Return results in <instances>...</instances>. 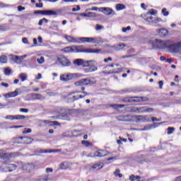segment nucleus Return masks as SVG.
<instances>
[{"label":"nucleus","mask_w":181,"mask_h":181,"mask_svg":"<svg viewBox=\"0 0 181 181\" xmlns=\"http://www.w3.org/2000/svg\"><path fill=\"white\" fill-rule=\"evenodd\" d=\"M53 125L55 126V127H60V123L57 121H53L52 122Z\"/></svg>","instance_id":"55"},{"label":"nucleus","mask_w":181,"mask_h":181,"mask_svg":"<svg viewBox=\"0 0 181 181\" xmlns=\"http://www.w3.org/2000/svg\"><path fill=\"white\" fill-rule=\"evenodd\" d=\"M20 112H29V110L25 108H21Z\"/></svg>","instance_id":"60"},{"label":"nucleus","mask_w":181,"mask_h":181,"mask_svg":"<svg viewBox=\"0 0 181 181\" xmlns=\"http://www.w3.org/2000/svg\"><path fill=\"white\" fill-rule=\"evenodd\" d=\"M8 62V57L5 55H1L0 57V63L5 64Z\"/></svg>","instance_id":"29"},{"label":"nucleus","mask_w":181,"mask_h":181,"mask_svg":"<svg viewBox=\"0 0 181 181\" xmlns=\"http://www.w3.org/2000/svg\"><path fill=\"white\" fill-rule=\"evenodd\" d=\"M77 77V74H63L60 75L59 79L61 81H70Z\"/></svg>","instance_id":"7"},{"label":"nucleus","mask_w":181,"mask_h":181,"mask_svg":"<svg viewBox=\"0 0 181 181\" xmlns=\"http://www.w3.org/2000/svg\"><path fill=\"white\" fill-rule=\"evenodd\" d=\"M18 94L19 93H18V89H17L13 92H9L8 93L4 95V97L6 98H13L15 97H18Z\"/></svg>","instance_id":"17"},{"label":"nucleus","mask_w":181,"mask_h":181,"mask_svg":"<svg viewBox=\"0 0 181 181\" xmlns=\"http://www.w3.org/2000/svg\"><path fill=\"white\" fill-rule=\"evenodd\" d=\"M90 11H100V8L98 7H91V8L90 9Z\"/></svg>","instance_id":"62"},{"label":"nucleus","mask_w":181,"mask_h":181,"mask_svg":"<svg viewBox=\"0 0 181 181\" xmlns=\"http://www.w3.org/2000/svg\"><path fill=\"white\" fill-rule=\"evenodd\" d=\"M151 42L153 47H155V49H162L163 50L169 52V53H179L181 50V42L173 43L170 40H161L158 39Z\"/></svg>","instance_id":"1"},{"label":"nucleus","mask_w":181,"mask_h":181,"mask_svg":"<svg viewBox=\"0 0 181 181\" xmlns=\"http://www.w3.org/2000/svg\"><path fill=\"white\" fill-rule=\"evenodd\" d=\"M146 13H149L150 16H152V15H156V13H158V11H156V10L155 9H151L149 12H147Z\"/></svg>","instance_id":"47"},{"label":"nucleus","mask_w":181,"mask_h":181,"mask_svg":"<svg viewBox=\"0 0 181 181\" xmlns=\"http://www.w3.org/2000/svg\"><path fill=\"white\" fill-rule=\"evenodd\" d=\"M175 132V128L174 127H168V135H171V134H173Z\"/></svg>","instance_id":"42"},{"label":"nucleus","mask_w":181,"mask_h":181,"mask_svg":"<svg viewBox=\"0 0 181 181\" xmlns=\"http://www.w3.org/2000/svg\"><path fill=\"white\" fill-rule=\"evenodd\" d=\"M118 121H124L125 122H128V121H131V116L129 115H124V116H119L117 118Z\"/></svg>","instance_id":"21"},{"label":"nucleus","mask_w":181,"mask_h":181,"mask_svg":"<svg viewBox=\"0 0 181 181\" xmlns=\"http://www.w3.org/2000/svg\"><path fill=\"white\" fill-rule=\"evenodd\" d=\"M145 107H133L132 108V112H152L154 109L153 108H147L145 109Z\"/></svg>","instance_id":"9"},{"label":"nucleus","mask_w":181,"mask_h":181,"mask_svg":"<svg viewBox=\"0 0 181 181\" xmlns=\"http://www.w3.org/2000/svg\"><path fill=\"white\" fill-rule=\"evenodd\" d=\"M8 168V172H13V170H16V168H18V166L15 164H9Z\"/></svg>","instance_id":"25"},{"label":"nucleus","mask_w":181,"mask_h":181,"mask_svg":"<svg viewBox=\"0 0 181 181\" xmlns=\"http://www.w3.org/2000/svg\"><path fill=\"white\" fill-rule=\"evenodd\" d=\"M168 33H169V31H168V30L165 28H160V30H158V35L160 36H167Z\"/></svg>","instance_id":"22"},{"label":"nucleus","mask_w":181,"mask_h":181,"mask_svg":"<svg viewBox=\"0 0 181 181\" xmlns=\"http://www.w3.org/2000/svg\"><path fill=\"white\" fill-rule=\"evenodd\" d=\"M18 12H22V11H25V7H23L22 6H18Z\"/></svg>","instance_id":"54"},{"label":"nucleus","mask_w":181,"mask_h":181,"mask_svg":"<svg viewBox=\"0 0 181 181\" xmlns=\"http://www.w3.org/2000/svg\"><path fill=\"white\" fill-rule=\"evenodd\" d=\"M22 57L20 56V57H18V56H17V57H16V62L15 63H16L17 64H21V63H22Z\"/></svg>","instance_id":"43"},{"label":"nucleus","mask_w":181,"mask_h":181,"mask_svg":"<svg viewBox=\"0 0 181 181\" xmlns=\"http://www.w3.org/2000/svg\"><path fill=\"white\" fill-rule=\"evenodd\" d=\"M125 47V44L121 43L115 47V50H122Z\"/></svg>","instance_id":"30"},{"label":"nucleus","mask_w":181,"mask_h":181,"mask_svg":"<svg viewBox=\"0 0 181 181\" xmlns=\"http://www.w3.org/2000/svg\"><path fill=\"white\" fill-rule=\"evenodd\" d=\"M47 173H53V168H46Z\"/></svg>","instance_id":"58"},{"label":"nucleus","mask_w":181,"mask_h":181,"mask_svg":"<svg viewBox=\"0 0 181 181\" xmlns=\"http://www.w3.org/2000/svg\"><path fill=\"white\" fill-rule=\"evenodd\" d=\"M4 74L5 76H11V69H9V68H6L4 69Z\"/></svg>","instance_id":"48"},{"label":"nucleus","mask_w":181,"mask_h":181,"mask_svg":"<svg viewBox=\"0 0 181 181\" xmlns=\"http://www.w3.org/2000/svg\"><path fill=\"white\" fill-rule=\"evenodd\" d=\"M22 42L23 43L28 44V38L23 37Z\"/></svg>","instance_id":"63"},{"label":"nucleus","mask_w":181,"mask_h":181,"mask_svg":"<svg viewBox=\"0 0 181 181\" xmlns=\"http://www.w3.org/2000/svg\"><path fill=\"white\" fill-rule=\"evenodd\" d=\"M76 87H83V86H89V78H82L75 83Z\"/></svg>","instance_id":"12"},{"label":"nucleus","mask_w":181,"mask_h":181,"mask_svg":"<svg viewBox=\"0 0 181 181\" xmlns=\"http://www.w3.org/2000/svg\"><path fill=\"white\" fill-rule=\"evenodd\" d=\"M99 12H103V13L107 16L114 15L115 13L112 8L109 7H100L99 9Z\"/></svg>","instance_id":"13"},{"label":"nucleus","mask_w":181,"mask_h":181,"mask_svg":"<svg viewBox=\"0 0 181 181\" xmlns=\"http://www.w3.org/2000/svg\"><path fill=\"white\" fill-rule=\"evenodd\" d=\"M12 153H5L4 152V150L0 149V159H9L10 158H12Z\"/></svg>","instance_id":"16"},{"label":"nucleus","mask_w":181,"mask_h":181,"mask_svg":"<svg viewBox=\"0 0 181 181\" xmlns=\"http://www.w3.org/2000/svg\"><path fill=\"white\" fill-rule=\"evenodd\" d=\"M64 52L69 53L70 52H73V46L72 47H67L64 49Z\"/></svg>","instance_id":"45"},{"label":"nucleus","mask_w":181,"mask_h":181,"mask_svg":"<svg viewBox=\"0 0 181 181\" xmlns=\"http://www.w3.org/2000/svg\"><path fill=\"white\" fill-rule=\"evenodd\" d=\"M150 129H152V125L148 124V125L144 126L143 131H149Z\"/></svg>","instance_id":"49"},{"label":"nucleus","mask_w":181,"mask_h":181,"mask_svg":"<svg viewBox=\"0 0 181 181\" xmlns=\"http://www.w3.org/2000/svg\"><path fill=\"white\" fill-rule=\"evenodd\" d=\"M8 57H9L10 59L12 60V62H14V63H16L17 55H13V54H11L8 56Z\"/></svg>","instance_id":"46"},{"label":"nucleus","mask_w":181,"mask_h":181,"mask_svg":"<svg viewBox=\"0 0 181 181\" xmlns=\"http://www.w3.org/2000/svg\"><path fill=\"white\" fill-rule=\"evenodd\" d=\"M132 98H134V99L124 100V102L131 103L133 101L134 103H141V101H149V98L148 97H134Z\"/></svg>","instance_id":"10"},{"label":"nucleus","mask_w":181,"mask_h":181,"mask_svg":"<svg viewBox=\"0 0 181 181\" xmlns=\"http://www.w3.org/2000/svg\"><path fill=\"white\" fill-rule=\"evenodd\" d=\"M32 132V129H28L26 131H23V134H30Z\"/></svg>","instance_id":"61"},{"label":"nucleus","mask_w":181,"mask_h":181,"mask_svg":"<svg viewBox=\"0 0 181 181\" xmlns=\"http://www.w3.org/2000/svg\"><path fill=\"white\" fill-rule=\"evenodd\" d=\"M5 119L13 120V119H15V115H7L5 117Z\"/></svg>","instance_id":"50"},{"label":"nucleus","mask_w":181,"mask_h":181,"mask_svg":"<svg viewBox=\"0 0 181 181\" xmlns=\"http://www.w3.org/2000/svg\"><path fill=\"white\" fill-rule=\"evenodd\" d=\"M129 180L131 181H139L141 180V176H139V175H132L130 177H129Z\"/></svg>","instance_id":"24"},{"label":"nucleus","mask_w":181,"mask_h":181,"mask_svg":"<svg viewBox=\"0 0 181 181\" xmlns=\"http://www.w3.org/2000/svg\"><path fill=\"white\" fill-rule=\"evenodd\" d=\"M110 155V152L105 150H98L94 152V156L95 158H103L104 156H108Z\"/></svg>","instance_id":"11"},{"label":"nucleus","mask_w":181,"mask_h":181,"mask_svg":"<svg viewBox=\"0 0 181 181\" xmlns=\"http://www.w3.org/2000/svg\"><path fill=\"white\" fill-rule=\"evenodd\" d=\"M44 22H45V23H47V22H49V20L46 19L45 18L41 19V20H40V21L38 23L39 26H42V25H43Z\"/></svg>","instance_id":"38"},{"label":"nucleus","mask_w":181,"mask_h":181,"mask_svg":"<svg viewBox=\"0 0 181 181\" xmlns=\"http://www.w3.org/2000/svg\"><path fill=\"white\" fill-rule=\"evenodd\" d=\"M42 180H44V181L50 180V178H49V175H45L44 176V177L42 178Z\"/></svg>","instance_id":"57"},{"label":"nucleus","mask_w":181,"mask_h":181,"mask_svg":"<svg viewBox=\"0 0 181 181\" xmlns=\"http://www.w3.org/2000/svg\"><path fill=\"white\" fill-rule=\"evenodd\" d=\"M72 165H73V163H71L69 161H64L60 164L59 168L62 170H67V169H71Z\"/></svg>","instance_id":"14"},{"label":"nucleus","mask_w":181,"mask_h":181,"mask_svg":"<svg viewBox=\"0 0 181 181\" xmlns=\"http://www.w3.org/2000/svg\"><path fill=\"white\" fill-rule=\"evenodd\" d=\"M54 152H60V150H40V153H54Z\"/></svg>","instance_id":"23"},{"label":"nucleus","mask_w":181,"mask_h":181,"mask_svg":"<svg viewBox=\"0 0 181 181\" xmlns=\"http://www.w3.org/2000/svg\"><path fill=\"white\" fill-rule=\"evenodd\" d=\"M97 83V80H95V78H89V86L92 84H95Z\"/></svg>","instance_id":"44"},{"label":"nucleus","mask_w":181,"mask_h":181,"mask_svg":"<svg viewBox=\"0 0 181 181\" xmlns=\"http://www.w3.org/2000/svg\"><path fill=\"white\" fill-rule=\"evenodd\" d=\"M44 15H46L47 16H56L57 13L53 10H45Z\"/></svg>","instance_id":"20"},{"label":"nucleus","mask_w":181,"mask_h":181,"mask_svg":"<svg viewBox=\"0 0 181 181\" xmlns=\"http://www.w3.org/2000/svg\"><path fill=\"white\" fill-rule=\"evenodd\" d=\"M40 124L41 125H43V124H50V122L49 120H41Z\"/></svg>","instance_id":"56"},{"label":"nucleus","mask_w":181,"mask_h":181,"mask_svg":"<svg viewBox=\"0 0 181 181\" xmlns=\"http://www.w3.org/2000/svg\"><path fill=\"white\" fill-rule=\"evenodd\" d=\"M103 28H104L103 25H100V24H97L96 27H95V30H101V29H103Z\"/></svg>","instance_id":"53"},{"label":"nucleus","mask_w":181,"mask_h":181,"mask_svg":"<svg viewBox=\"0 0 181 181\" xmlns=\"http://www.w3.org/2000/svg\"><path fill=\"white\" fill-rule=\"evenodd\" d=\"M91 63H95V62L94 60L84 61L83 59H76L74 61V64L78 67H80V66H82V67H90Z\"/></svg>","instance_id":"5"},{"label":"nucleus","mask_w":181,"mask_h":181,"mask_svg":"<svg viewBox=\"0 0 181 181\" xmlns=\"http://www.w3.org/2000/svg\"><path fill=\"white\" fill-rule=\"evenodd\" d=\"M82 145H84V146H91V143L88 141H81Z\"/></svg>","instance_id":"41"},{"label":"nucleus","mask_w":181,"mask_h":181,"mask_svg":"<svg viewBox=\"0 0 181 181\" xmlns=\"http://www.w3.org/2000/svg\"><path fill=\"white\" fill-rule=\"evenodd\" d=\"M15 119H25L26 117L25 115H14Z\"/></svg>","instance_id":"40"},{"label":"nucleus","mask_w":181,"mask_h":181,"mask_svg":"<svg viewBox=\"0 0 181 181\" xmlns=\"http://www.w3.org/2000/svg\"><path fill=\"white\" fill-rule=\"evenodd\" d=\"M81 91H78V92H72V94H76V93H81V94H84V95H90V93H87V92L84 91V90H86V88L82 86L81 87Z\"/></svg>","instance_id":"27"},{"label":"nucleus","mask_w":181,"mask_h":181,"mask_svg":"<svg viewBox=\"0 0 181 181\" xmlns=\"http://www.w3.org/2000/svg\"><path fill=\"white\" fill-rule=\"evenodd\" d=\"M161 13L163 15V16H169V11H168L165 8L162 9Z\"/></svg>","instance_id":"39"},{"label":"nucleus","mask_w":181,"mask_h":181,"mask_svg":"<svg viewBox=\"0 0 181 181\" xmlns=\"http://www.w3.org/2000/svg\"><path fill=\"white\" fill-rule=\"evenodd\" d=\"M57 62H59L62 66H64V67H69V66H71L70 60L64 56L59 57L57 58Z\"/></svg>","instance_id":"8"},{"label":"nucleus","mask_w":181,"mask_h":181,"mask_svg":"<svg viewBox=\"0 0 181 181\" xmlns=\"http://www.w3.org/2000/svg\"><path fill=\"white\" fill-rule=\"evenodd\" d=\"M158 86H159L160 90H162V88H163V81H160L158 82Z\"/></svg>","instance_id":"52"},{"label":"nucleus","mask_w":181,"mask_h":181,"mask_svg":"<svg viewBox=\"0 0 181 181\" xmlns=\"http://www.w3.org/2000/svg\"><path fill=\"white\" fill-rule=\"evenodd\" d=\"M34 139L32 137H25V136H20L16 138V144H26L28 145L30 144L33 142Z\"/></svg>","instance_id":"6"},{"label":"nucleus","mask_w":181,"mask_h":181,"mask_svg":"<svg viewBox=\"0 0 181 181\" xmlns=\"http://www.w3.org/2000/svg\"><path fill=\"white\" fill-rule=\"evenodd\" d=\"M0 30L1 32H5L6 30H9V25H8L6 24L0 25Z\"/></svg>","instance_id":"28"},{"label":"nucleus","mask_w":181,"mask_h":181,"mask_svg":"<svg viewBox=\"0 0 181 181\" xmlns=\"http://www.w3.org/2000/svg\"><path fill=\"white\" fill-rule=\"evenodd\" d=\"M104 168V163H97L95 164H93L92 165V169H93V170H100V169H103Z\"/></svg>","instance_id":"19"},{"label":"nucleus","mask_w":181,"mask_h":181,"mask_svg":"<svg viewBox=\"0 0 181 181\" xmlns=\"http://www.w3.org/2000/svg\"><path fill=\"white\" fill-rule=\"evenodd\" d=\"M80 9H81V8H80V6H77L76 8H72V11L76 12V11H80Z\"/></svg>","instance_id":"59"},{"label":"nucleus","mask_w":181,"mask_h":181,"mask_svg":"<svg viewBox=\"0 0 181 181\" xmlns=\"http://www.w3.org/2000/svg\"><path fill=\"white\" fill-rule=\"evenodd\" d=\"M74 53H100L101 49H84L83 46H73Z\"/></svg>","instance_id":"3"},{"label":"nucleus","mask_w":181,"mask_h":181,"mask_svg":"<svg viewBox=\"0 0 181 181\" xmlns=\"http://www.w3.org/2000/svg\"><path fill=\"white\" fill-rule=\"evenodd\" d=\"M175 181H181V175L179 176V177H177L175 179Z\"/></svg>","instance_id":"64"},{"label":"nucleus","mask_w":181,"mask_h":181,"mask_svg":"<svg viewBox=\"0 0 181 181\" xmlns=\"http://www.w3.org/2000/svg\"><path fill=\"white\" fill-rule=\"evenodd\" d=\"M122 30L125 33H127V30H131V26H127V28H122Z\"/></svg>","instance_id":"51"},{"label":"nucleus","mask_w":181,"mask_h":181,"mask_svg":"<svg viewBox=\"0 0 181 181\" xmlns=\"http://www.w3.org/2000/svg\"><path fill=\"white\" fill-rule=\"evenodd\" d=\"M121 170L119 169H116L115 172H114V175L116 177H122V174L120 173Z\"/></svg>","instance_id":"35"},{"label":"nucleus","mask_w":181,"mask_h":181,"mask_svg":"<svg viewBox=\"0 0 181 181\" xmlns=\"http://www.w3.org/2000/svg\"><path fill=\"white\" fill-rule=\"evenodd\" d=\"M37 63H38V64H43V63H45V57H40V58H37Z\"/></svg>","instance_id":"36"},{"label":"nucleus","mask_w":181,"mask_h":181,"mask_svg":"<svg viewBox=\"0 0 181 181\" xmlns=\"http://www.w3.org/2000/svg\"><path fill=\"white\" fill-rule=\"evenodd\" d=\"M34 100H45V97L39 93H34L33 95Z\"/></svg>","instance_id":"26"},{"label":"nucleus","mask_w":181,"mask_h":181,"mask_svg":"<svg viewBox=\"0 0 181 181\" xmlns=\"http://www.w3.org/2000/svg\"><path fill=\"white\" fill-rule=\"evenodd\" d=\"M98 16L95 12H88V18H97Z\"/></svg>","instance_id":"37"},{"label":"nucleus","mask_w":181,"mask_h":181,"mask_svg":"<svg viewBox=\"0 0 181 181\" xmlns=\"http://www.w3.org/2000/svg\"><path fill=\"white\" fill-rule=\"evenodd\" d=\"M80 98H84V96L80 95H73L71 98V101H76V100H80Z\"/></svg>","instance_id":"31"},{"label":"nucleus","mask_w":181,"mask_h":181,"mask_svg":"<svg viewBox=\"0 0 181 181\" xmlns=\"http://www.w3.org/2000/svg\"><path fill=\"white\" fill-rule=\"evenodd\" d=\"M116 9L117 11H122L123 9H125V5L118 4L117 5H116Z\"/></svg>","instance_id":"32"},{"label":"nucleus","mask_w":181,"mask_h":181,"mask_svg":"<svg viewBox=\"0 0 181 181\" xmlns=\"http://www.w3.org/2000/svg\"><path fill=\"white\" fill-rule=\"evenodd\" d=\"M110 107H112V108H115V109L124 108V107H125V105L113 104V105H111Z\"/></svg>","instance_id":"34"},{"label":"nucleus","mask_w":181,"mask_h":181,"mask_svg":"<svg viewBox=\"0 0 181 181\" xmlns=\"http://www.w3.org/2000/svg\"><path fill=\"white\" fill-rule=\"evenodd\" d=\"M20 78L21 81H26V80H28V75L26 74H21Z\"/></svg>","instance_id":"33"},{"label":"nucleus","mask_w":181,"mask_h":181,"mask_svg":"<svg viewBox=\"0 0 181 181\" xmlns=\"http://www.w3.org/2000/svg\"><path fill=\"white\" fill-rule=\"evenodd\" d=\"M23 170H25V172H32L33 169H35V165L33 164L30 163H24L21 164Z\"/></svg>","instance_id":"15"},{"label":"nucleus","mask_w":181,"mask_h":181,"mask_svg":"<svg viewBox=\"0 0 181 181\" xmlns=\"http://www.w3.org/2000/svg\"><path fill=\"white\" fill-rule=\"evenodd\" d=\"M93 63H91V65L89 66V68L85 69V73H94V71H97L98 70V68L97 66H93Z\"/></svg>","instance_id":"18"},{"label":"nucleus","mask_w":181,"mask_h":181,"mask_svg":"<svg viewBox=\"0 0 181 181\" xmlns=\"http://www.w3.org/2000/svg\"><path fill=\"white\" fill-rule=\"evenodd\" d=\"M64 37L70 43H103L100 37H74L70 35H65Z\"/></svg>","instance_id":"2"},{"label":"nucleus","mask_w":181,"mask_h":181,"mask_svg":"<svg viewBox=\"0 0 181 181\" xmlns=\"http://www.w3.org/2000/svg\"><path fill=\"white\" fill-rule=\"evenodd\" d=\"M141 18L146 21L148 23H159V22H162V19L158 17H153L150 13L141 14Z\"/></svg>","instance_id":"4"}]
</instances>
